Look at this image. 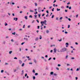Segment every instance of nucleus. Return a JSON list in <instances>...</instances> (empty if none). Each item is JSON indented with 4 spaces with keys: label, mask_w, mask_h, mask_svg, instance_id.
I'll return each instance as SVG.
<instances>
[{
    "label": "nucleus",
    "mask_w": 80,
    "mask_h": 80,
    "mask_svg": "<svg viewBox=\"0 0 80 80\" xmlns=\"http://www.w3.org/2000/svg\"><path fill=\"white\" fill-rule=\"evenodd\" d=\"M67 4L68 5H69V4H70V2H69L68 3H67Z\"/></svg>",
    "instance_id": "obj_56"
},
{
    "label": "nucleus",
    "mask_w": 80,
    "mask_h": 80,
    "mask_svg": "<svg viewBox=\"0 0 80 80\" xmlns=\"http://www.w3.org/2000/svg\"><path fill=\"white\" fill-rule=\"evenodd\" d=\"M20 70V68H16V70Z\"/></svg>",
    "instance_id": "obj_6"
},
{
    "label": "nucleus",
    "mask_w": 80,
    "mask_h": 80,
    "mask_svg": "<svg viewBox=\"0 0 80 80\" xmlns=\"http://www.w3.org/2000/svg\"><path fill=\"white\" fill-rule=\"evenodd\" d=\"M68 20H69V21H71V19H70V18H68Z\"/></svg>",
    "instance_id": "obj_41"
},
{
    "label": "nucleus",
    "mask_w": 80,
    "mask_h": 80,
    "mask_svg": "<svg viewBox=\"0 0 80 80\" xmlns=\"http://www.w3.org/2000/svg\"><path fill=\"white\" fill-rule=\"evenodd\" d=\"M71 59H72V60H73L74 59H75V58H74V57H72L71 58Z\"/></svg>",
    "instance_id": "obj_37"
},
{
    "label": "nucleus",
    "mask_w": 80,
    "mask_h": 80,
    "mask_svg": "<svg viewBox=\"0 0 80 80\" xmlns=\"http://www.w3.org/2000/svg\"><path fill=\"white\" fill-rule=\"evenodd\" d=\"M23 7L24 8H27V7H26V6H23Z\"/></svg>",
    "instance_id": "obj_55"
},
{
    "label": "nucleus",
    "mask_w": 80,
    "mask_h": 80,
    "mask_svg": "<svg viewBox=\"0 0 80 80\" xmlns=\"http://www.w3.org/2000/svg\"><path fill=\"white\" fill-rule=\"evenodd\" d=\"M80 70V68H77L76 70Z\"/></svg>",
    "instance_id": "obj_26"
},
{
    "label": "nucleus",
    "mask_w": 80,
    "mask_h": 80,
    "mask_svg": "<svg viewBox=\"0 0 80 80\" xmlns=\"http://www.w3.org/2000/svg\"><path fill=\"white\" fill-rule=\"evenodd\" d=\"M58 67H60V66H61V65L60 64H58Z\"/></svg>",
    "instance_id": "obj_36"
},
{
    "label": "nucleus",
    "mask_w": 80,
    "mask_h": 80,
    "mask_svg": "<svg viewBox=\"0 0 80 80\" xmlns=\"http://www.w3.org/2000/svg\"><path fill=\"white\" fill-rule=\"evenodd\" d=\"M25 18L26 20H27V19H28V18H27V16H25Z\"/></svg>",
    "instance_id": "obj_11"
},
{
    "label": "nucleus",
    "mask_w": 80,
    "mask_h": 80,
    "mask_svg": "<svg viewBox=\"0 0 80 80\" xmlns=\"http://www.w3.org/2000/svg\"><path fill=\"white\" fill-rule=\"evenodd\" d=\"M38 40V38H36L35 39V40L36 41H37Z\"/></svg>",
    "instance_id": "obj_7"
},
{
    "label": "nucleus",
    "mask_w": 80,
    "mask_h": 80,
    "mask_svg": "<svg viewBox=\"0 0 80 80\" xmlns=\"http://www.w3.org/2000/svg\"><path fill=\"white\" fill-rule=\"evenodd\" d=\"M30 26L29 25L28 26V28H30Z\"/></svg>",
    "instance_id": "obj_60"
},
{
    "label": "nucleus",
    "mask_w": 80,
    "mask_h": 80,
    "mask_svg": "<svg viewBox=\"0 0 80 80\" xmlns=\"http://www.w3.org/2000/svg\"><path fill=\"white\" fill-rule=\"evenodd\" d=\"M40 15H41V14H38L39 18H40Z\"/></svg>",
    "instance_id": "obj_20"
},
{
    "label": "nucleus",
    "mask_w": 80,
    "mask_h": 80,
    "mask_svg": "<svg viewBox=\"0 0 80 80\" xmlns=\"http://www.w3.org/2000/svg\"><path fill=\"white\" fill-rule=\"evenodd\" d=\"M26 57H27L28 58H30V57L29 56H26Z\"/></svg>",
    "instance_id": "obj_62"
},
{
    "label": "nucleus",
    "mask_w": 80,
    "mask_h": 80,
    "mask_svg": "<svg viewBox=\"0 0 80 80\" xmlns=\"http://www.w3.org/2000/svg\"><path fill=\"white\" fill-rule=\"evenodd\" d=\"M35 75L36 76L38 75V73H35Z\"/></svg>",
    "instance_id": "obj_51"
},
{
    "label": "nucleus",
    "mask_w": 80,
    "mask_h": 80,
    "mask_svg": "<svg viewBox=\"0 0 80 80\" xmlns=\"http://www.w3.org/2000/svg\"><path fill=\"white\" fill-rule=\"evenodd\" d=\"M34 17H35V18H36V17H37V15H35Z\"/></svg>",
    "instance_id": "obj_63"
},
{
    "label": "nucleus",
    "mask_w": 80,
    "mask_h": 80,
    "mask_svg": "<svg viewBox=\"0 0 80 80\" xmlns=\"http://www.w3.org/2000/svg\"><path fill=\"white\" fill-rule=\"evenodd\" d=\"M30 12H33V11L32 10H30Z\"/></svg>",
    "instance_id": "obj_27"
},
{
    "label": "nucleus",
    "mask_w": 80,
    "mask_h": 80,
    "mask_svg": "<svg viewBox=\"0 0 80 80\" xmlns=\"http://www.w3.org/2000/svg\"><path fill=\"white\" fill-rule=\"evenodd\" d=\"M15 4V3L12 2V5H14Z\"/></svg>",
    "instance_id": "obj_59"
},
{
    "label": "nucleus",
    "mask_w": 80,
    "mask_h": 80,
    "mask_svg": "<svg viewBox=\"0 0 80 80\" xmlns=\"http://www.w3.org/2000/svg\"><path fill=\"white\" fill-rule=\"evenodd\" d=\"M5 73H6L7 74V75H9V74L7 72L5 71Z\"/></svg>",
    "instance_id": "obj_38"
},
{
    "label": "nucleus",
    "mask_w": 80,
    "mask_h": 80,
    "mask_svg": "<svg viewBox=\"0 0 80 80\" xmlns=\"http://www.w3.org/2000/svg\"><path fill=\"white\" fill-rule=\"evenodd\" d=\"M66 8H69V6H67L66 7Z\"/></svg>",
    "instance_id": "obj_34"
},
{
    "label": "nucleus",
    "mask_w": 80,
    "mask_h": 80,
    "mask_svg": "<svg viewBox=\"0 0 80 80\" xmlns=\"http://www.w3.org/2000/svg\"><path fill=\"white\" fill-rule=\"evenodd\" d=\"M29 64H31V65L32 64V62H29Z\"/></svg>",
    "instance_id": "obj_64"
},
{
    "label": "nucleus",
    "mask_w": 80,
    "mask_h": 80,
    "mask_svg": "<svg viewBox=\"0 0 80 80\" xmlns=\"http://www.w3.org/2000/svg\"><path fill=\"white\" fill-rule=\"evenodd\" d=\"M51 59H52V58H50L48 59V60H51Z\"/></svg>",
    "instance_id": "obj_35"
},
{
    "label": "nucleus",
    "mask_w": 80,
    "mask_h": 80,
    "mask_svg": "<svg viewBox=\"0 0 80 80\" xmlns=\"http://www.w3.org/2000/svg\"><path fill=\"white\" fill-rule=\"evenodd\" d=\"M46 32L47 33H49V31H48V30H47L46 31Z\"/></svg>",
    "instance_id": "obj_13"
},
{
    "label": "nucleus",
    "mask_w": 80,
    "mask_h": 80,
    "mask_svg": "<svg viewBox=\"0 0 80 80\" xmlns=\"http://www.w3.org/2000/svg\"><path fill=\"white\" fill-rule=\"evenodd\" d=\"M24 43H25V42H22V43H21L22 45H23L24 44Z\"/></svg>",
    "instance_id": "obj_30"
},
{
    "label": "nucleus",
    "mask_w": 80,
    "mask_h": 80,
    "mask_svg": "<svg viewBox=\"0 0 80 80\" xmlns=\"http://www.w3.org/2000/svg\"><path fill=\"white\" fill-rule=\"evenodd\" d=\"M66 45H67L66 46V47H68V46L69 44H68V43L67 42L66 43Z\"/></svg>",
    "instance_id": "obj_4"
},
{
    "label": "nucleus",
    "mask_w": 80,
    "mask_h": 80,
    "mask_svg": "<svg viewBox=\"0 0 80 80\" xmlns=\"http://www.w3.org/2000/svg\"><path fill=\"white\" fill-rule=\"evenodd\" d=\"M50 74L51 75H53V72H51Z\"/></svg>",
    "instance_id": "obj_23"
},
{
    "label": "nucleus",
    "mask_w": 80,
    "mask_h": 80,
    "mask_svg": "<svg viewBox=\"0 0 80 80\" xmlns=\"http://www.w3.org/2000/svg\"><path fill=\"white\" fill-rule=\"evenodd\" d=\"M12 34L15 35V32H14L13 33H12Z\"/></svg>",
    "instance_id": "obj_25"
},
{
    "label": "nucleus",
    "mask_w": 80,
    "mask_h": 80,
    "mask_svg": "<svg viewBox=\"0 0 80 80\" xmlns=\"http://www.w3.org/2000/svg\"><path fill=\"white\" fill-rule=\"evenodd\" d=\"M32 72H33L34 73H35V70H33Z\"/></svg>",
    "instance_id": "obj_46"
},
{
    "label": "nucleus",
    "mask_w": 80,
    "mask_h": 80,
    "mask_svg": "<svg viewBox=\"0 0 80 80\" xmlns=\"http://www.w3.org/2000/svg\"><path fill=\"white\" fill-rule=\"evenodd\" d=\"M26 57H24L22 58V59H23L24 58H25Z\"/></svg>",
    "instance_id": "obj_58"
},
{
    "label": "nucleus",
    "mask_w": 80,
    "mask_h": 80,
    "mask_svg": "<svg viewBox=\"0 0 80 80\" xmlns=\"http://www.w3.org/2000/svg\"><path fill=\"white\" fill-rule=\"evenodd\" d=\"M64 32H65V33L66 34H67V33H68V32L67 31H65Z\"/></svg>",
    "instance_id": "obj_29"
},
{
    "label": "nucleus",
    "mask_w": 80,
    "mask_h": 80,
    "mask_svg": "<svg viewBox=\"0 0 80 80\" xmlns=\"http://www.w3.org/2000/svg\"><path fill=\"white\" fill-rule=\"evenodd\" d=\"M52 12H53L54 11V8H53V9H52Z\"/></svg>",
    "instance_id": "obj_50"
},
{
    "label": "nucleus",
    "mask_w": 80,
    "mask_h": 80,
    "mask_svg": "<svg viewBox=\"0 0 80 80\" xmlns=\"http://www.w3.org/2000/svg\"><path fill=\"white\" fill-rule=\"evenodd\" d=\"M29 18H32L33 17H32V15H30L29 16Z\"/></svg>",
    "instance_id": "obj_22"
},
{
    "label": "nucleus",
    "mask_w": 80,
    "mask_h": 80,
    "mask_svg": "<svg viewBox=\"0 0 80 80\" xmlns=\"http://www.w3.org/2000/svg\"><path fill=\"white\" fill-rule=\"evenodd\" d=\"M34 4H35V5L36 6H37V3L35 2V3H34Z\"/></svg>",
    "instance_id": "obj_32"
},
{
    "label": "nucleus",
    "mask_w": 80,
    "mask_h": 80,
    "mask_svg": "<svg viewBox=\"0 0 80 80\" xmlns=\"http://www.w3.org/2000/svg\"><path fill=\"white\" fill-rule=\"evenodd\" d=\"M37 13H38V12L37 11H36L35 13H34V14H35V15H36V14H37Z\"/></svg>",
    "instance_id": "obj_31"
},
{
    "label": "nucleus",
    "mask_w": 80,
    "mask_h": 80,
    "mask_svg": "<svg viewBox=\"0 0 80 80\" xmlns=\"http://www.w3.org/2000/svg\"><path fill=\"white\" fill-rule=\"evenodd\" d=\"M34 62H35V63H37V60H36L35 59H34Z\"/></svg>",
    "instance_id": "obj_12"
},
{
    "label": "nucleus",
    "mask_w": 80,
    "mask_h": 80,
    "mask_svg": "<svg viewBox=\"0 0 80 80\" xmlns=\"http://www.w3.org/2000/svg\"><path fill=\"white\" fill-rule=\"evenodd\" d=\"M75 43V44H76V45H78V43L77 42H76Z\"/></svg>",
    "instance_id": "obj_57"
},
{
    "label": "nucleus",
    "mask_w": 80,
    "mask_h": 80,
    "mask_svg": "<svg viewBox=\"0 0 80 80\" xmlns=\"http://www.w3.org/2000/svg\"><path fill=\"white\" fill-rule=\"evenodd\" d=\"M27 76V74L26 73L25 74V77H26Z\"/></svg>",
    "instance_id": "obj_61"
},
{
    "label": "nucleus",
    "mask_w": 80,
    "mask_h": 80,
    "mask_svg": "<svg viewBox=\"0 0 80 80\" xmlns=\"http://www.w3.org/2000/svg\"><path fill=\"white\" fill-rule=\"evenodd\" d=\"M37 27H38V29H39V28H40V26H37Z\"/></svg>",
    "instance_id": "obj_39"
},
{
    "label": "nucleus",
    "mask_w": 80,
    "mask_h": 80,
    "mask_svg": "<svg viewBox=\"0 0 80 80\" xmlns=\"http://www.w3.org/2000/svg\"><path fill=\"white\" fill-rule=\"evenodd\" d=\"M25 65V63H23L22 65V67H24V65Z\"/></svg>",
    "instance_id": "obj_18"
},
{
    "label": "nucleus",
    "mask_w": 80,
    "mask_h": 80,
    "mask_svg": "<svg viewBox=\"0 0 80 80\" xmlns=\"http://www.w3.org/2000/svg\"><path fill=\"white\" fill-rule=\"evenodd\" d=\"M13 20H15V21H17V20H18V18H14Z\"/></svg>",
    "instance_id": "obj_3"
},
{
    "label": "nucleus",
    "mask_w": 80,
    "mask_h": 80,
    "mask_svg": "<svg viewBox=\"0 0 80 80\" xmlns=\"http://www.w3.org/2000/svg\"><path fill=\"white\" fill-rule=\"evenodd\" d=\"M62 18H63V17H61L60 18L59 20H62Z\"/></svg>",
    "instance_id": "obj_28"
},
{
    "label": "nucleus",
    "mask_w": 80,
    "mask_h": 80,
    "mask_svg": "<svg viewBox=\"0 0 80 80\" xmlns=\"http://www.w3.org/2000/svg\"><path fill=\"white\" fill-rule=\"evenodd\" d=\"M24 40H26V41H28V38H24Z\"/></svg>",
    "instance_id": "obj_9"
},
{
    "label": "nucleus",
    "mask_w": 80,
    "mask_h": 80,
    "mask_svg": "<svg viewBox=\"0 0 80 80\" xmlns=\"http://www.w3.org/2000/svg\"><path fill=\"white\" fill-rule=\"evenodd\" d=\"M41 24H44V21H41Z\"/></svg>",
    "instance_id": "obj_10"
},
{
    "label": "nucleus",
    "mask_w": 80,
    "mask_h": 80,
    "mask_svg": "<svg viewBox=\"0 0 80 80\" xmlns=\"http://www.w3.org/2000/svg\"><path fill=\"white\" fill-rule=\"evenodd\" d=\"M41 29L42 30H43V27H42V26H41Z\"/></svg>",
    "instance_id": "obj_43"
},
{
    "label": "nucleus",
    "mask_w": 80,
    "mask_h": 80,
    "mask_svg": "<svg viewBox=\"0 0 80 80\" xmlns=\"http://www.w3.org/2000/svg\"><path fill=\"white\" fill-rule=\"evenodd\" d=\"M12 53V51H10L9 52V54H11V53Z\"/></svg>",
    "instance_id": "obj_17"
},
{
    "label": "nucleus",
    "mask_w": 80,
    "mask_h": 80,
    "mask_svg": "<svg viewBox=\"0 0 80 80\" xmlns=\"http://www.w3.org/2000/svg\"><path fill=\"white\" fill-rule=\"evenodd\" d=\"M67 48H64L61 49L60 51V52H66V51H67Z\"/></svg>",
    "instance_id": "obj_1"
},
{
    "label": "nucleus",
    "mask_w": 80,
    "mask_h": 80,
    "mask_svg": "<svg viewBox=\"0 0 80 80\" xmlns=\"http://www.w3.org/2000/svg\"><path fill=\"white\" fill-rule=\"evenodd\" d=\"M65 12H68V10H67V9H66L65 10Z\"/></svg>",
    "instance_id": "obj_33"
},
{
    "label": "nucleus",
    "mask_w": 80,
    "mask_h": 80,
    "mask_svg": "<svg viewBox=\"0 0 80 80\" xmlns=\"http://www.w3.org/2000/svg\"><path fill=\"white\" fill-rule=\"evenodd\" d=\"M46 12H47V13H48L49 12H48V10H47V11H46Z\"/></svg>",
    "instance_id": "obj_53"
},
{
    "label": "nucleus",
    "mask_w": 80,
    "mask_h": 80,
    "mask_svg": "<svg viewBox=\"0 0 80 80\" xmlns=\"http://www.w3.org/2000/svg\"><path fill=\"white\" fill-rule=\"evenodd\" d=\"M14 58V59H16V60H17V57H15Z\"/></svg>",
    "instance_id": "obj_54"
},
{
    "label": "nucleus",
    "mask_w": 80,
    "mask_h": 80,
    "mask_svg": "<svg viewBox=\"0 0 80 80\" xmlns=\"http://www.w3.org/2000/svg\"><path fill=\"white\" fill-rule=\"evenodd\" d=\"M25 25H23V28H25Z\"/></svg>",
    "instance_id": "obj_44"
},
{
    "label": "nucleus",
    "mask_w": 80,
    "mask_h": 80,
    "mask_svg": "<svg viewBox=\"0 0 80 80\" xmlns=\"http://www.w3.org/2000/svg\"><path fill=\"white\" fill-rule=\"evenodd\" d=\"M23 70H22V74H21V75H23Z\"/></svg>",
    "instance_id": "obj_21"
},
{
    "label": "nucleus",
    "mask_w": 80,
    "mask_h": 80,
    "mask_svg": "<svg viewBox=\"0 0 80 80\" xmlns=\"http://www.w3.org/2000/svg\"><path fill=\"white\" fill-rule=\"evenodd\" d=\"M15 43H16V45H18V43L17 42H15Z\"/></svg>",
    "instance_id": "obj_14"
},
{
    "label": "nucleus",
    "mask_w": 80,
    "mask_h": 80,
    "mask_svg": "<svg viewBox=\"0 0 80 80\" xmlns=\"http://www.w3.org/2000/svg\"><path fill=\"white\" fill-rule=\"evenodd\" d=\"M65 7L63 6H62L61 7V8H62V9L64 8Z\"/></svg>",
    "instance_id": "obj_15"
},
{
    "label": "nucleus",
    "mask_w": 80,
    "mask_h": 80,
    "mask_svg": "<svg viewBox=\"0 0 80 80\" xmlns=\"http://www.w3.org/2000/svg\"><path fill=\"white\" fill-rule=\"evenodd\" d=\"M19 63H20V64H21V63H22V61H21V60H19Z\"/></svg>",
    "instance_id": "obj_8"
},
{
    "label": "nucleus",
    "mask_w": 80,
    "mask_h": 80,
    "mask_svg": "<svg viewBox=\"0 0 80 80\" xmlns=\"http://www.w3.org/2000/svg\"><path fill=\"white\" fill-rule=\"evenodd\" d=\"M57 11H60V9H58V8H57Z\"/></svg>",
    "instance_id": "obj_16"
},
{
    "label": "nucleus",
    "mask_w": 80,
    "mask_h": 80,
    "mask_svg": "<svg viewBox=\"0 0 80 80\" xmlns=\"http://www.w3.org/2000/svg\"><path fill=\"white\" fill-rule=\"evenodd\" d=\"M35 77L33 76V79L35 80Z\"/></svg>",
    "instance_id": "obj_40"
},
{
    "label": "nucleus",
    "mask_w": 80,
    "mask_h": 80,
    "mask_svg": "<svg viewBox=\"0 0 80 80\" xmlns=\"http://www.w3.org/2000/svg\"><path fill=\"white\" fill-rule=\"evenodd\" d=\"M36 21H37L38 23H39V21L38 20V19L36 20Z\"/></svg>",
    "instance_id": "obj_52"
},
{
    "label": "nucleus",
    "mask_w": 80,
    "mask_h": 80,
    "mask_svg": "<svg viewBox=\"0 0 80 80\" xmlns=\"http://www.w3.org/2000/svg\"><path fill=\"white\" fill-rule=\"evenodd\" d=\"M40 9H41V8L39 7L38 8V12H40Z\"/></svg>",
    "instance_id": "obj_2"
},
{
    "label": "nucleus",
    "mask_w": 80,
    "mask_h": 80,
    "mask_svg": "<svg viewBox=\"0 0 80 80\" xmlns=\"http://www.w3.org/2000/svg\"><path fill=\"white\" fill-rule=\"evenodd\" d=\"M54 17V15H52V18H53Z\"/></svg>",
    "instance_id": "obj_45"
},
{
    "label": "nucleus",
    "mask_w": 80,
    "mask_h": 80,
    "mask_svg": "<svg viewBox=\"0 0 80 80\" xmlns=\"http://www.w3.org/2000/svg\"><path fill=\"white\" fill-rule=\"evenodd\" d=\"M54 76H57V74H56V73H54Z\"/></svg>",
    "instance_id": "obj_47"
},
{
    "label": "nucleus",
    "mask_w": 80,
    "mask_h": 80,
    "mask_svg": "<svg viewBox=\"0 0 80 80\" xmlns=\"http://www.w3.org/2000/svg\"><path fill=\"white\" fill-rule=\"evenodd\" d=\"M5 26H7V25H8V24H7V23L5 22Z\"/></svg>",
    "instance_id": "obj_19"
},
{
    "label": "nucleus",
    "mask_w": 80,
    "mask_h": 80,
    "mask_svg": "<svg viewBox=\"0 0 80 80\" xmlns=\"http://www.w3.org/2000/svg\"><path fill=\"white\" fill-rule=\"evenodd\" d=\"M67 58H68V55H67L66 57V59H67Z\"/></svg>",
    "instance_id": "obj_48"
},
{
    "label": "nucleus",
    "mask_w": 80,
    "mask_h": 80,
    "mask_svg": "<svg viewBox=\"0 0 80 80\" xmlns=\"http://www.w3.org/2000/svg\"><path fill=\"white\" fill-rule=\"evenodd\" d=\"M54 53H56V51H57V49H56V48H55L54 49Z\"/></svg>",
    "instance_id": "obj_5"
},
{
    "label": "nucleus",
    "mask_w": 80,
    "mask_h": 80,
    "mask_svg": "<svg viewBox=\"0 0 80 80\" xmlns=\"http://www.w3.org/2000/svg\"><path fill=\"white\" fill-rule=\"evenodd\" d=\"M70 27V25H68V28H69Z\"/></svg>",
    "instance_id": "obj_42"
},
{
    "label": "nucleus",
    "mask_w": 80,
    "mask_h": 80,
    "mask_svg": "<svg viewBox=\"0 0 80 80\" xmlns=\"http://www.w3.org/2000/svg\"><path fill=\"white\" fill-rule=\"evenodd\" d=\"M69 10H71V9H72V7H71V6L69 7Z\"/></svg>",
    "instance_id": "obj_24"
},
{
    "label": "nucleus",
    "mask_w": 80,
    "mask_h": 80,
    "mask_svg": "<svg viewBox=\"0 0 80 80\" xmlns=\"http://www.w3.org/2000/svg\"><path fill=\"white\" fill-rule=\"evenodd\" d=\"M58 40V41H59V42H61L62 41V38H61L60 40Z\"/></svg>",
    "instance_id": "obj_49"
}]
</instances>
